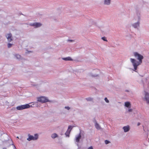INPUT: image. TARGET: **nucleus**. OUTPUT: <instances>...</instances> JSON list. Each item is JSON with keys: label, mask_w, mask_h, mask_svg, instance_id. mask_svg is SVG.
I'll return each instance as SVG.
<instances>
[{"label": "nucleus", "mask_w": 149, "mask_h": 149, "mask_svg": "<svg viewBox=\"0 0 149 149\" xmlns=\"http://www.w3.org/2000/svg\"><path fill=\"white\" fill-rule=\"evenodd\" d=\"M57 135L56 133H54L52 134L51 137L53 138H55L57 137Z\"/></svg>", "instance_id": "dca6fc26"}, {"label": "nucleus", "mask_w": 149, "mask_h": 149, "mask_svg": "<svg viewBox=\"0 0 149 149\" xmlns=\"http://www.w3.org/2000/svg\"><path fill=\"white\" fill-rule=\"evenodd\" d=\"M65 108L67 109L68 110L70 109V108L68 107H65Z\"/></svg>", "instance_id": "4be33fe9"}, {"label": "nucleus", "mask_w": 149, "mask_h": 149, "mask_svg": "<svg viewBox=\"0 0 149 149\" xmlns=\"http://www.w3.org/2000/svg\"><path fill=\"white\" fill-rule=\"evenodd\" d=\"M12 35L11 34L9 33L7 34L6 37L9 42H10L12 40Z\"/></svg>", "instance_id": "6e6552de"}, {"label": "nucleus", "mask_w": 149, "mask_h": 149, "mask_svg": "<svg viewBox=\"0 0 149 149\" xmlns=\"http://www.w3.org/2000/svg\"><path fill=\"white\" fill-rule=\"evenodd\" d=\"M17 138H19V137H18V136H17Z\"/></svg>", "instance_id": "cd10ccee"}, {"label": "nucleus", "mask_w": 149, "mask_h": 149, "mask_svg": "<svg viewBox=\"0 0 149 149\" xmlns=\"http://www.w3.org/2000/svg\"><path fill=\"white\" fill-rule=\"evenodd\" d=\"M30 106L28 104L25 105H21L17 107V109L18 110H22L23 109H27L29 108Z\"/></svg>", "instance_id": "f03ea898"}, {"label": "nucleus", "mask_w": 149, "mask_h": 149, "mask_svg": "<svg viewBox=\"0 0 149 149\" xmlns=\"http://www.w3.org/2000/svg\"><path fill=\"white\" fill-rule=\"evenodd\" d=\"M69 41H70V42H72V40H69Z\"/></svg>", "instance_id": "a878e982"}, {"label": "nucleus", "mask_w": 149, "mask_h": 149, "mask_svg": "<svg viewBox=\"0 0 149 149\" xmlns=\"http://www.w3.org/2000/svg\"><path fill=\"white\" fill-rule=\"evenodd\" d=\"M3 149H7L6 148H3Z\"/></svg>", "instance_id": "bb28decb"}, {"label": "nucleus", "mask_w": 149, "mask_h": 149, "mask_svg": "<svg viewBox=\"0 0 149 149\" xmlns=\"http://www.w3.org/2000/svg\"><path fill=\"white\" fill-rule=\"evenodd\" d=\"M73 127V126H72L70 125L68 126V129L65 133V134L67 136H69L70 134Z\"/></svg>", "instance_id": "39448f33"}, {"label": "nucleus", "mask_w": 149, "mask_h": 149, "mask_svg": "<svg viewBox=\"0 0 149 149\" xmlns=\"http://www.w3.org/2000/svg\"><path fill=\"white\" fill-rule=\"evenodd\" d=\"M102 39L104 41H107V40L106 38L104 37H102Z\"/></svg>", "instance_id": "6ab92c4d"}, {"label": "nucleus", "mask_w": 149, "mask_h": 149, "mask_svg": "<svg viewBox=\"0 0 149 149\" xmlns=\"http://www.w3.org/2000/svg\"><path fill=\"white\" fill-rule=\"evenodd\" d=\"M38 101L42 103L46 102L48 101L46 97L43 96L38 98Z\"/></svg>", "instance_id": "20e7f679"}, {"label": "nucleus", "mask_w": 149, "mask_h": 149, "mask_svg": "<svg viewBox=\"0 0 149 149\" xmlns=\"http://www.w3.org/2000/svg\"><path fill=\"white\" fill-rule=\"evenodd\" d=\"M144 99L147 103L149 104V93L146 92L145 93Z\"/></svg>", "instance_id": "423d86ee"}, {"label": "nucleus", "mask_w": 149, "mask_h": 149, "mask_svg": "<svg viewBox=\"0 0 149 149\" xmlns=\"http://www.w3.org/2000/svg\"><path fill=\"white\" fill-rule=\"evenodd\" d=\"M132 109H129L128 110V111L129 112H132Z\"/></svg>", "instance_id": "5701e85b"}, {"label": "nucleus", "mask_w": 149, "mask_h": 149, "mask_svg": "<svg viewBox=\"0 0 149 149\" xmlns=\"http://www.w3.org/2000/svg\"><path fill=\"white\" fill-rule=\"evenodd\" d=\"M134 56L139 60V61H137L134 59H130V61L134 66V71H136L135 70L137 69L138 66L142 63V59L143 58V56L137 52L134 53Z\"/></svg>", "instance_id": "f257e3e1"}, {"label": "nucleus", "mask_w": 149, "mask_h": 149, "mask_svg": "<svg viewBox=\"0 0 149 149\" xmlns=\"http://www.w3.org/2000/svg\"><path fill=\"white\" fill-rule=\"evenodd\" d=\"M81 138V134L80 133L78 136L76 137L75 140L76 142H79Z\"/></svg>", "instance_id": "9d476101"}, {"label": "nucleus", "mask_w": 149, "mask_h": 149, "mask_svg": "<svg viewBox=\"0 0 149 149\" xmlns=\"http://www.w3.org/2000/svg\"><path fill=\"white\" fill-rule=\"evenodd\" d=\"M123 129L124 130L125 132H127L130 129V127L128 125L124 126L123 127Z\"/></svg>", "instance_id": "1a4fd4ad"}, {"label": "nucleus", "mask_w": 149, "mask_h": 149, "mask_svg": "<svg viewBox=\"0 0 149 149\" xmlns=\"http://www.w3.org/2000/svg\"><path fill=\"white\" fill-rule=\"evenodd\" d=\"M104 100L107 103H108L109 102V100L107 99V97H105L104 99Z\"/></svg>", "instance_id": "aec40b11"}, {"label": "nucleus", "mask_w": 149, "mask_h": 149, "mask_svg": "<svg viewBox=\"0 0 149 149\" xmlns=\"http://www.w3.org/2000/svg\"><path fill=\"white\" fill-rule=\"evenodd\" d=\"M110 0H105L104 4L106 5H109L110 3Z\"/></svg>", "instance_id": "f8f14e48"}, {"label": "nucleus", "mask_w": 149, "mask_h": 149, "mask_svg": "<svg viewBox=\"0 0 149 149\" xmlns=\"http://www.w3.org/2000/svg\"><path fill=\"white\" fill-rule=\"evenodd\" d=\"M139 22H137L136 23L134 24L133 26L135 28H136L137 27L139 26Z\"/></svg>", "instance_id": "4468645a"}, {"label": "nucleus", "mask_w": 149, "mask_h": 149, "mask_svg": "<svg viewBox=\"0 0 149 149\" xmlns=\"http://www.w3.org/2000/svg\"><path fill=\"white\" fill-rule=\"evenodd\" d=\"M12 46V44L10 43H9L8 45V48H10Z\"/></svg>", "instance_id": "a211bd4d"}, {"label": "nucleus", "mask_w": 149, "mask_h": 149, "mask_svg": "<svg viewBox=\"0 0 149 149\" xmlns=\"http://www.w3.org/2000/svg\"><path fill=\"white\" fill-rule=\"evenodd\" d=\"M30 25L31 26H34L36 28H37L40 26L42 24L40 23H35L30 24Z\"/></svg>", "instance_id": "0eeeda50"}, {"label": "nucleus", "mask_w": 149, "mask_h": 149, "mask_svg": "<svg viewBox=\"0 0 149 149\" xmlns=\"http://www.w3.org/2000/svg\"><path fill=\"white\" fill-rule=\"evenodd\" d=\"M95 127L97 130L100 129L101 128L100 126L97 123H96L95 124Z\"/></svg>", "instance_id": "2eb2a0df"}, {"label": "nucleus", "mask_w": 149, "mask_h": 149, "mask_svg": "<svg viewBox=\"0 0 149 149\" xmlns=\"http://www.w3.org/2000/svg\"><path fill=\"white\" fill-rule=\"evenodd\" d=\"M88 149H93V147L92 146H91L89 147Z\"/></svg>", "instance_id": "b1692460"}, {"label": "nucleus", "mask_w": 149, "mask_h": 149, "mask_svg": "<svg viewBox=\"0 0 149 149\" xmlns=\"http://www.w3.org/2000/svg\"><path fill=\"white\" fill-rule=\"evenodd\" d=\"M63 59L65 61H72V59L70 57H68L66 58H63Z\"/></svg>", "instance_id": "ddd939ff"}, {"label": "nucleus", "mask_w": 149, "mask_h": 149, "mask_svg": "<svg viewBox=\"0 0 149 149\" xmlns=\"http://www.w3.org/2000/svg\"><path fill=\"white\" fill-rule=\"evenodd\" d=\"M125 106L127 107H130L131 104L129 102H125Z\"/></svg>", "instance_id": "9b49d317"}, {"label": "nucleus", "mask_w": 149, "mask_h": 149, "mask_svg": "<svg viewBox=\"0 0 149 149\" xmlns=\"http://www.w3.org/2000/svg\"><path fill=\"white\" fill-rule=\"evenodd\" d=\"M140 123H138V126L139 125H140Z\"/></svg>", "instance_id": "393cba45"}, {"label": "nucleus", "mask_w": 149, "mask_h": 149, "mask_svg": "<svg viewBox=\"0 0 149 149\" xmlns=\"http://www.w3.org/2000/svg\"><path fill=\"white\" fill-rule=\"evenodd\" d=\"M28 136L29 137L27 139L29 141H30L32 140H36L38 138V135L37 134H35L34 135V136L31 135L29 134Z\"/></svg>", "instance_id": "7ed1b4c3"}, {"label": "nucleus", "mask_w": 149, "mask_h": 149, "mask_svg": "<svg viewBox=\"0 0 149 149\" xmlns=\"http://www.w3.org/2000/svg\"><path fill=\"white\" fill-rule=\"evenodd\" d=\"M16 58L17 59H19L21 58V56L19 54H16L15 55Z\"/></svg>", "instance_id": "f3484780"}, {"label": "nucleus", "mask_w": 149, "mask_h": 149, "mask_svg": "<svg viewBox=\"0 0 149 149\" xmlns=\"http://www.w3.org/2000/svg\"><path fill=\"white\" fill-rule=\"evenodd\" d=\"M109 143H110V142L107 140H106L105 141V143L106 144H107Z\"/></svg>", "instance_id": "412c9836"}]
</instances>
